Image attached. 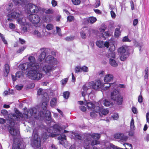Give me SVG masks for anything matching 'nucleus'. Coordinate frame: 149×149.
<instances>
[{"label": "nucleus", "instance_id": "nucleus-12", "mask_svg": "<svg viewBox=\"0 0 149 149\" xmlns=\"http://www.w3.org/2000/svg\"><path fill=\"white\" fill-rule=\"evenodd\" d=\"M11 12L12 13H11L8 14L7 15V17H9L7 19L8 21L12 20L10 18L17 19L21 17L22 14L21 13H19L17 11H15L13 10H12Z\"/></svg>", "mask_w": 149, "mask_h": 149}, {"label": "nucleus", "instance_id": "nucleus-48", "mask_svg": "<svg viewBox=\"0 0 149 149\" xmlns=\"http://www.w3.org/2000/svg\"><path fill=\"white\" fill-rule=\"evenodd\" d=\"M132 110L133 113L134 114H137L138 113V110L137 108L134 106L132 107Z\"/></svg>", "mask_w": 149, "mask_h": 149}, {"label": "nucleus", "instance_id": "nucleus-35", "mask_svg": "<svg viewBox=\"0 0 149 149\" xmlns=\"http://www.w3.org/2000/svg\"><path fill=\"white\" fill-rule=\"evenodd\" d=\"M35 86V84L33 83H31L26 86V89L32 88Z\"/></svg>", "mask_w": 149, "mask_h": 149}, {"label": "nucleus", "instance_id": "nucleus-13", "mask_svg": "<svg viewBox=\"0 0 149 149\" xmlns=\"http://www.w3.org/2000/svg\"><path fill=\"white\" fill-rule=\"evenodd\" d=\"M91 141H88V144L86 145L87 148L88 149H100L97 148L94 146H93L99 144L100 143V141L96 140H92L91 141V143L90 144Z\"/></svg>", "mask_w": 149, "mask_h": 149}, {"label": "nucleus", "instance_id": "nucleus-16", "mask_svg": "<svg viewBox=\"0 0 149 149\" xmlns=\"http://www.w3.org/2000/svg\"><path fill=\"white\" fill-rule=\"evenodd\" d=\"M114 137L117 139H120L122 141H126L128 139V137L125 136L123 133H117L114 135Z\"/></svg>", "mask_w": 149, "mask_h": 149}, {"label": "nucleus", "instance_id": "nucleus-22", "mask_svg": "<svg viewBox=\"0 0 149 149\" xmlns=\"http://www.w3.org/2000/svg\"><path fill=\"white\" fill-rule=\"evenodd\" d=\"M58 139L59 140V143L61 144L62 145L64 143L63 141L66 140V136L65 134H62L58 136Z\"/></svg>", "mask_w": 149, "mask_h": 149}, {"label": "nucleus", "instance_id": "nucleus-43", "mask_svg": "<svg viewBox=\"0 0 149 149\" xmlns=\"http://www.w3.org/2000/svg\"><path fill=\"white\" fill-rule=\"evenodd\" d=\"M109 33L108 32H105L102 34L101 35L102 37L104 38H106L109 35Z\"/></svg>", "mask_w": 149, "mask_h": 149}, {"label": "nucleus", "instance_id": "nucleus-8", "mask_svg": "<svg viewBox=\"0 0 149 149\" xmlns=\"http://www.w3.org/2000/svg\"><path fill=\"white\" fill-rule=\"evenodd\" d=\"M28 13H37L39 11L38 7L36 5L31 3H28L26 6Z\"/></svg>", "mask_w": 149, "mask_h": 149}, {"label": "nucleus", "instance_id": "nucleus-38", "mask_svg": "<svg viewBox=\"0 0 149 149\" xmlns=\"http://www.w3.org/2000/svg\"><path fill=\"white\" fill-rule=\"evenodd\" d=\"M72 3L74 5H79L80 2V0H72Z\"/></svg>", "mask_w": 149, "mask_h": 149}, {"label": "nucleus", "instance_id": "nucleus-50", "mask_svg": "<svg viewBox=\"0 0 149 149\" xmlns=\"http://www.w3.org/2000/svg\"><path fill=\"white\" fill-rule=\"evenodd\" d=\"M74 135V139L75 140H82V137L79 134H76Z\"/></svg>", "mask_w": 149, "mask_h": 149}, {"label": "nucleus", "instance_id": "nucleus-29", "mask_svg": "<svg viewBox=\"0 0 149 149\" xmlns=\"http://www.w3.org/2000/svg\"><path fill=\"white\" fill-rule=\"evenodd\" d=\"M96 18L93 17H89L87 19L88 22L91 24H93L96 21Z\"/></svg>", "mask_w": 149, "mask_h": 149}, {"label": "nucleus", "instance_id": "nucleus-20", "mask_svg": "<svg viewBox=\"0 0 149 149\" xmlns=\"http://www.w3.org/2000/svg\"><path fill=\"white\" fill-rule=\"evenodd\" d=\"M89 32V31L86 28H83L80 32V35L81 38L83 39H85L86 38V34Z\"/></svg>", "mask_w": 149, "mask_h": 149}, {"label": "nucleus", "instance_id": "nucleus-53", "mask_svg": "<svg viewBox=\"0 0 149 149\" xmlns=\"http://www.w3.org/2000/svg\"><path fill=\"white\" fill-rule=\"evenodd\" d=\"M118 114L117 113H114L113 115L112 116V117L113 118V119L115 120H117L118 118Z\"/></svg>", "mask_w": 149, "mask_h": 149}, {"label": "nucleus", "instance_id": "nucleus-40", "mask_svg": "<svg viewBox=\"0 0 149 149\" xmlns=\"http://www.w3.org/2000/svg\"><path fill=\"white\" fill-rule=\"evenodd\" d=\"M75 37L74 36H70L67 37L65 38V40L67 41H71L74 40V38Z\"/></svg>", "mask_w": 149, "mask_h": 149}, {"label": "nucleus", "instance_id": "nucleus-60", "mask_svg": "<svg viewBox=\"0 0 149 149\" xmlns=\"http://www.w3.org/2000/svg\"><path fill=\"white\" fill-rule=\"evenodd\" d=\"M26 64L25 63H23L21 64L20 65V68L22 70H25V66Z\"/></svg>", "mask_w": 149, "mask_h": 149}, {"label": "nucleus", "instance_id": "nucleus-56", "mask_svg": "<svg viewBox=\"0 0 149 149\" xmlns=\"http://www.w3.org/2000/svg\"><path fill=\"white\" fill-rule=\"evenodd\" d=\"M56 32L58 34L59 36H61V29L58 26L56 27Z\"/></svg>", "mask_w": 149, "mask_h": 149}, {"label": "nucleus", "instance_id": "nucleus-21", "mask_svg": "<svg viewBox=\"0 0 149 149\" xmlns=\"http://www.w3.org/2000/svg\"><path fill=\"white\" fill-rule=\"evenodd\" d=\"M113 79V76L112 74H108L106 75L104 78V81L106 83L111 81Z\"/></svg>", "mask_w": 149, "mask_h": 149}, {"label": "nucleus", "instance_id": "nucleus-61", "mask_svg": "<svg viewBox=\"0 0 149 149\" xmlns=\"http://www.w3.org/2000/svg\"><path fill=\"white\" fill-rule=\"evenodd\" d=\"M53 13V10L52 9H49L45 11V13L47 14H52Z\"/></svg>", "mask_w": 149, "mask_h": 149}, {"label": "nucleus", "instance_id": "nucleus-10", "mask_svg": "<svg viewBox=\"0 0 149 149\" xmlns=\"http://www.w3.org/2000/svg\"><path fill=\"white\" fill-rule=\"evenodd\" d=\"M28 19L33 24H37L40 22V19L38 15L30 14L27 17Z\"/></svg>", "mask_w": 149, "mask_h": 149}, {"label": "nucleus", "instance_id": "nucleus-52", "mask_svg": "<svg viewBox=\"0 0 149 149\" xmlns=\"http://www.w3.org/2000/svg\"><path fill=\"white\" fill-rule=\"evenodd\" d=\"M23 86L21 85H17L15 86L16 89L18 90H20L23 88Z\"/></svg>", "mask_w": 149, "mask_h": 149}, {"label": "nucleus", "instance_id": "nucleus-34", "mask_svg": "<svg viewBox=\"0 0 149 149\" xmlns=\"http://www.w3.org/2000/svg\"><path fill=\"white\" fill-rule=\"evenodd\" d=\"M100 110V108L99 107L95 106L94 105V107H93V111L96 112L97 113L99 112Z\"/></svg>", "mask_w": 149, "mask_h": 149}, {"label": "nucleus", "instance_id": "nucleus-30", "mask_svg": "<svg viewBox=\"0 0 149 149\" xmlns=\"http://www.w3.org/2000/svg\"><path fill=\"white\" fill-rule=\"evenodd\" d=\"M10 71L9 65L8 64H6L5 65V70L4 71L5 74H6L7 76L9 73Z\"/></svg>", "mask_w": 149, "mask_h": 149}, {"label": "nucleus", "instance_id": "nucleus-37", "mask_svg": "<svg viewBox=\"0 0 149 149\" xmlns=\"http://www.w3.org/2000/svg\"><path fill=\"white\" fill-rule=\"evenodd\" d=\"M103 104L105 106L108 107L110 106L111 104V103L109 101L105 100L104 101Z\"/></svg>", "mask_w": 149, "mask_h": 149}, {"label": "nucleus", "instance_id": "nucleus-23", "mask_svg": "<svg viewBox=\"0 0 149 149\" xmlns=\"http://www.w3.org/2000/svg\"><path fill=\"white\" fill-rule=\"evenodd\" d=\"M17 21L18 24L21 25H24L26 22L25 18L22 17V14L21 17L17 19Z\"/></svg>", "mask_w": 149, "mask_h": 149}, {"label": "nucleus", "instance_id": "nucleus-11", "mask_svg": "<svg viewBox=\"0 0 149 149\" xmlns=\"http://www.w3.org/2000/svg\"><path fill=\"white\" fill-rule=\"evenodd\" d=\"M40 50L41 52L38 59V61L39 62L43 60L45 58L46 55H47L48 54V52L50 51V49H41Z\"/></svg>", "mask_w": 149, "mask_h": 149}, {"label": "nucleus", "instance_id": "nucleus-59", "mask_svg": "<svg viewBox=\"0 0 149 149\" xmlns=\"http://www.w3.org/2000/svg\"><path fill=\"white\" fill-rule=\"evenodd\" d=\"M82 89L84 90V91L82 92V93H84L87 90H88V88L86 85H84L82 87Z\"/></svg>", "mask_w": 149, "mask_h": 149}, {"label": "nucleus", "instance_id": "nucleus-32", "mask_svg": "<svg viewBox=\"0 0 149 149\" xmlns=\"http://www.w3.org/2000/svg\"><path fill=\"white\" fill-rule=\"evenodd\" d=\"M87 106L89 109L92 110L93 107H94V104L92 102H88L87 103Z\"/></svg>", "mask_w": 149, "mask_h": 149}, {"label": "nucleus", "instance_id": "nucleus-51", "mask_svg": "<svg viewBox=\"0 0 149 149\" xmlns=\"http://www.w3.org/2000/svg\"><path fill=\"white\" fill-rule=\"evenodd\" d=\"M110 83L107 84V85L105 86L104 85V87L103 88V90H107L111 86Z\"/></svg>", "mask_w": 149, "mask_h": 149}, {"label": "nucleus", "instance_id": "nucleus-4", "mask_svg": "<svg viewBox=\"0 0 149 149\" xmlns=\"http://www.w3.org/2000/svg\"><path fill=\"white\" fill-rule=\"evenodd\" d=\"M53 128L54 133H50L48 132L43 133L42 137L44 141L46 140L49 137H54L56 136L59 135L63 132V128L57 124L54 125Z\"/></svg>", "mask_w": 149, "mask_h": 149}, {"label": "nucleus", "instance_id": "nucleus-45", "mask_svg": "<svg viewBox=\"0 0 149 149\" xmlns=\"http://www.w3.org/2000/svg\"><path fill=\"white\" fill-rule=\"evenodd\" d=\"M68 81V78H65L62 79L61 81V84L62 85H65L67 83Z\"/></svg>", "mask_w": 149, "mask_h": 149}, {"label": "nucleus", "instance_id": "nucleus-19", "mask_svg": "<svg viewBox=\"0 0 149 149\" xmlns=\"http://www.w3.org/2000/svg\"><path fill=\"white\" fill-rule=\"evenodd\" d=\"M101 84V81L100 80L96 81L95 83L94 81L90 82L89 85L92 86V88L94 89H98L100 87Z\"/></svg>", "mask_w": 149, "mask_h": 149}, {"label": "nucleus", "instance_id": "nucleus-7", "mask_svg": "<svg viewBox=\"0 0 149 149\" xmlns=\"http://www.w3.org/2000/svg\"><path fill=\"white\" fill-rule=\"evenodd\" d=\"M130 47L126 45H124L118 49V51L120 53L121 55L120 59L122 61H125L127 57L129 56V50Z\"/></svg>", "mask_w": 149, "mask_h": 149}, {"label": "nucleus", "instance_id": "nucleus-49", "mask_svg": "<svg viewBox=\"0 0 149 149\" xmlns=\"http://www.w3.org/2000/svg\"><path fill=\"white\" fill-rule=\"evenodd\" d=\"M81 70L85 72H87L88 71V68L85 66L81 67Z\"/></svg>", "mask_w": 149, "mask_h": 149}, {"label": "nucleus", "instance_id": "nucleus-28", "mask_svg": "<svg viewBox=\"0 0 149 149\" xmlns=\"http://www.w3.org/2000/svg\"><path fill=\"white\" fill-rule=\"evenodd\" d=\"M57 103V99L56 98L54 97L51 100L50 102V104L52 107L55 106Z\"/></svg>", "mask_w": 149, "mask_h": 149}, {"label": "nucleus", "instance_id": "nucleus-6", "mask_svg": "<svg viewBox=\"0 0 149 149\" xmlns=\"http://www.w3.org/2000/svg\"><path fill=\"white\" fill-rule=\"evenodd\" d=\"M38 134V130L36 128H35L33 130L31 142V145L33 147L39 148L41 146V141Z\"/></svg>", "mask_w": 149, "mask_h": 149}, {"label": "nucleus", "instance_id": "nucleus-54", "mask_svg": "<svg viewBox=\"0 0 149 149\" xmlns=\"http://www.w3.org/2000/svg\"><path fill=\"white\" fill-rule=\"evenodd\" d=\"M123 42H130V40L129 39L127 36H125L123 38Z\"/></svg>", "mask_w": 149, "mask_h": 149}, {"label": "nucleus", "instance_id": "nucleus-64", "mask_svg": "<svg viewBox=\"0 0 149 149\" xmlns=\"http://www.w3.org/2000/svg\"><path fill=\"white\" fill-rule=\"evenodd\" d=\"M111 145H113L111 143H109L108 145H106L104 148L103 149H111V148H112L111 146Z\"/></svg>", "mask_w": 149, "mask_h": 149}, {"label": "nucleus", "instance_id": "nucleus-26", "mask_svg": "<svg viewBox=\"0 0 149 149\" xmlns=\"http://www.w3.org/2000/svg\"><path fill=\"white\" fill-rule=\"evenodd\" d=\"M136 128L134 125V121L133 118H132L131 120V136L133 135V133L132 132V131L135 130Z\"/></svg>", "mask_w": 149, "mask_h": 149}, {"label": "nucleus", "instance_id": "nucleus-46", "mask_svg": "<svg viewBox=\"0 0 149 149\" xmlns=\"http://www.w3.org/2000/svg\"><path fill=\"white\" fill-rule=\"evenodd\" d=\"M145 75L144 76L145 78V79H148V67H147L145 69Z\"/></svg>", "mask_w": 149, "mask_h": 149}, {"label": "nucleus", "instance_id": "nucleus-36", "mask_svg": "<svg viewBox=\"0 0 149 149\" xmlns=\"http://www.w3.org/2000/svg\"><path fill=\"white\" fill-rule=\"evenodd\" d=\"M34 35L38 38H40L41 36V33L38 31L36 30L34 31Z\"/></svg>", "mask_w": 149, "mask_h": 149}, {"label": "nucleus", "instance_id": "nucleus-31", "mask_svg": "<svg viewBox=\"0 0 149 149\" xmlns=\"http://www.w3.org/2000/svg\"><path fill=\"white\" fill-rule=\"evenodd\" d=\"M100 134L98 133H94L92 134L91 137L95 139H98L100 138Z\"/></svg>", "mask_w": 149, "mask_h": 149}, {"label": "nucleus", "instance_id": "nucleus-44", "mask_svg": "<svg viewBox=\"0 0 149 149\" xmlns=\"http://www.w3.org/2000/svg\"><path fill=\"white\" fill-rule=\"evenodd\" d=\"M67 19L68 21L70 22L73 21L74 19V17L71 15H69L67 17Z\"/></svg>", "mask_w": 149, "mask_h": 149}, {"label": "nucleus", "instance_id": "nucleus-25", "mask_svg": "<svg viewBox=\"0 0 149 149\" xmlns=\"http://www.w3.org/2000/svg\"><path fill=\"white\" fill-rule=\"evenodd\" d=\"M109 111L107 109H102L100 110L101 112H99V113L100 116L102 115H106L108 113Z\"/></svg>", "mask_w": 149, "mask_h": 149}, {"label": "nucleus", "instance_id": "nucleus-24", "mask_svg": "<svg viewBox=\"0 0 149 149\" xmlns=\"http://www.w3.org/2000/svg\"><path fill=\"white\" fill-rule=\"evenodd\" d=\"M133 42L134 43V45L136 47H139L140 51H141V48L143 45V43L142 42H138L135 40H133Z\"/></svg>", "mask_w": 149, "mask_h": 149}, {"label": "nucleus", "instance_id": "nucleus-17", "mask_svg": "<svg viewBox=\"0 0 149 149\" xmlns=\"http://www.w3.org/2000/svg\"><path fill=\"white\" fill-rule=\"evenodd\" d=\"M25 146V143L23 142H19L17 144L13 143V145L12 149H24Z\"/></svg>", "mask_w": 149, "mask_h": 149}, {"label": "nucleus", "instance_id": "nucleus-58", "mask_svg": "<svg viewBox=\"0 0 149 149\" xmlns=\"http://www.w3.org/2000/svg\"><path fill=\"white\" fill-rule=\"evenodd\" d=\"M138 141V139L134 137L132 139V142L134 144H136L137 143Z\"/></svg>", "mask_w": 149, "mask_h": 149}, {"label": "nucleus", "instance_id": "nucleus-5", "mask_svg": "<svg viewBox=\"0 0 149 149\" xmlns=\"http://www.w3.org/2000/svg\"><path fill=\"white\" fill-rule=\"evenodd\" d=\"M96 44L100 48H102L104 47H106L107 48H109V50L111 52L114 51L115 49L113 42L111 41H106L104 43L102 41L98 40L96 42Z\"/></svg>", "mask_w": 149, "mask_h": 149}, {"label": "nucleus", "instance_id": "nucleus-62", "mask_svg": "<svg viewBox=\"0 0 149 149\" xmlns=\"http://www.w3.org/2000/svg\"><path fill=\"white\" fill-rule=\"evenodd\" d=\"M25 48V47H23L18 50L17 52V53H21L22 52H23Z\"/></svg>", "mask_w": 149, "mask_h": 149}, {"label": "nucleus", "instance_id": "nucleus-41", "mask_svg": "<svg viewBox=\"0 0 149 149\" xmlns=\"http://www.w3.org/2000/svg\"><path fill=\"white\" fill-rule=\"evenodd\" d=\"M81 67L77 66L76 67L75 69V73H78L81 72Z\"/></svg>", "mask_w": 149, "mask_h": 149}, {"label": "nucleus", "instance_id": "nucleus-18", "mask_svg": "<svg viewBox=\"0 0 149 149\" xmlns=\"http://www.w3.org/2000/svg\"><path fill=\"white\" fill-rule=\"evenodd\" d=\"M54 70L53 65H45L42 68V71L46 73H49Z\"/></svg>", "mask_w": 149, "mask_h": 149}, {"label": "nucleus", "instance_id": "nucleus-15", "mask_svg": "<svg viewBox=\"0 0 149 149\" xmlns=\"http://www.w3.org/2000/svg\"><path fill=\"white\" fill-rule=\"evenodd\" d=\"M45 62L50 65H56L57 63V60L54 58L51 55H49L47 56L45 58Z\"/></svg>", "mask_w": 149, "mask_h": 149}, {"label": "nucleus", "instance_id": "nucleus-39", "mask_svg": "<svg viewBox=\"0 0 149 149\" xmlns=\"http://www.w3.org/2000/svg\"><path fill=\"white\" fill-rule=\"evenodd\" d=\"M0 37L1 38L2 41L4 42V43L5 44H7V41L5 39V38L3 34H2L1 33H0Z\"/></svg>", "mask_w": 149, "mask_h": 149}, {"label": "nucleus", "instance_id": "nucleus-42", "mask_svg": "<svg viewBox=\"0 0 149 149\" xmlns=\"http://www.w3.org/2000/svg\"><path fill=\"white\" fill-rule=\"evenodd\" d=\"M13 2L16 5L18 6L21 5L22 3L21 0H13Z\"/></svg>", "mask_w": 149, "mask_h": 149}, {"label": "nucleus", "instance_id": "nucleus-47", "mask_svg": "<svg viewBox=\"0 0 149 149\" xmlns=\"http://www.w3.org/2000/svg\"><path fill=\"white\" fill-rule=\"evenodd\" d=\"M53 25L51 24H49L46 26V28L48 30H51L53 29Z\"/></svg>", "mask_w": 149, "mask_h": 149}, {"label": "nucleus", "instance_id": "nucleus-33", "mask_svg": "<svg viewBox=\"0 0 149 149\" xmlns=\"http://www.w3.org/2000/svg\"><path fill=\"white\" fill-rule=\"evenodd\" d=\"M120 33V28H116L115 30L114 35L116 37H118Z\"/></svg>", "mask_w": 149, "mask_h": 149}, {"label": "nucleus", "instance_id": "nucleus-9", "mask_svg": "<svg viewBox=\"0 0 149 149\" xmlns=\"http://www.w3.org/2000/svg\"><path fill=\"white\" fill-rule=\"evenodd\" d=\"M111 99L116 101L117 104L121 105L123 101V98L120 94H111Z\"/></svg>", "mask_w": 149, "mask_h": 149}, {"label": "nucleus", "instance_id": "nucleus-63", "mask_svg": "<svg viewBox=\"0 0 149 149\" xmlns=\"http://www.w3.org/2000/svg\"><path fill=\"white\" fill-rule=\"evenodd\" d=\"M111 147L113 149H127L126 148H125V149H123V148H119L117 146H115L113 145H111Z\"/></svg>", "mask_w": 149, "mask_h": 149}, {"label": "nucleus", "instance_id": "nucleus-1", "mask_svg": "<svg viewBox=\"0 0 149 149\" xmlns=\"http://www.w3.org/2000/svg\"><path fill=\"white\" fill-rule=\"evenodd\" d=\"M29 61L27 65L26 69L28 72L27 75L31 79L36 80H39L42 77V74L38 71L37 70L39 68L38 63L36 62L35 57L33 56H30L28 58Z\"/></svg>", "mask_w": 149, "mask_h": 149}, {"label": "nucleus", "instance_id": "nucleus-57", "mask_svg": "<svg viewBox=\"0 0 149 149\" xmlns=\"http://www.w3.org/2000/svg\"><path fill=\"white\" fill-rule=\"evenodd\" d=\"M80 109L82 111L84 112L86 111V107L83 106H81L79 107Z\"/></svg>", "mask_w": 149, "mask_h": 149}, {"label": "nucleus", "instance_id": "nucleus-27", "mask_svg": "<svg viewBox=\"0 0 149 149\" xmlns=\"http://www.w3.org/2000/svg\"><path fill=\"white\" fill-rule=\"evenodd\" d=\"M109 63L110 65L113 67H117L118 65L116 61L112 58L110 59Z\"/></svg>", "mask_w": 149, "mask_h": 149}, {"label": "nucleus", "instance_id": "nucleus-55", "mask_svg": "<svg viewBox=\"0 0 149 149\" xmlns=\"http://www.w3.org/2000/svg\"><path fill=\"white\" fill-rule=\"evenodd\" d=\"M143 98L142 95L140 94L138 97V102L140 103L142 102H143Z\"/></svg>", "mask_w": 149, "mask_h": 149}, {"label": "nucleus", "instance_id": "nucleus-2", "mask_svg": "<svg viewBox=\"0 0 149 149\" xmlns=\"http://www.w3.org/2000/svg\"><path fill=\"white\" fill-rule=\"evenodd\" d=\"M37 94L38 96H40L42 98V107L43 111H40L39 114L40 115H38L40 117H42L45 116L47 104L49 101V94ZM46 113L47 114L46 116V119L47 121L50 120L51 119V113L49 111H47L46 112Z\"/></svg>", "mask_w": 149, "mask_h": 149}, {"label": "nucleus", "instance_id": "nucleus-14", "mask_svg": "<svg viewBox=\"0 0 149 149\" xmlns=\"http://www.w3.org/2000/svg\"><path fill=\"white\" fill-rule=\"evenodd\" d=\"M37 111V109L35 108L29 109L28 111L27 114H26L27 118L33 116L35 118H37L38 117L36 116Z\"/></svg>", "mask_w": 149, "mask_h": 149}, {"label": "nucleus", "instance_id": "nucleus-3", "mask_svg": "<svg viewBox=\"0 0 149 149\" xmlns=\"http://www.w3.org/2000/svg\"><path fill=\"white\" fill-rule=\"evenodd\" d=\"M16 111V113L12 114L10 115V118L8 123V125L10 126L9 128V132L11 135L13 136H16L19 134L18 130L15 129L13 127L15 124L14 121H18L19 120L20 117H23V115L19 111Z\"/></svg>", "mask_w": 149, "mask_h": 149}]
</instances>
